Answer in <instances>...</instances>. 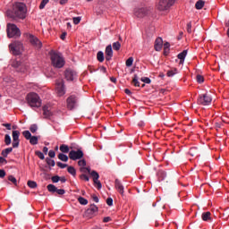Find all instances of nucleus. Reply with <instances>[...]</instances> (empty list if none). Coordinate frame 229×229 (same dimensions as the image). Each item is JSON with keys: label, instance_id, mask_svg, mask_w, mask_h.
I'll use <instances>...</instances> for the list:
<instances>
[{"label": "nucleus", "instance_id": "nucleus-16", "mask_svg": "<svg viewBox=\"0 0 229 229\" xmlns=\"http://www.w3.org/2000/svg\"><path fill=\"white\" fill-rule=\"evenodd\" d=\"M105 53L106 62H110V60H112V56H114V50H112V45H108L106 47Z\"/></svg>", "mask_w": 229, "mask_h": 229}, {"label": "nucleus", "instance_id": "nucleus-34", "mask_svg": "<svg viewBox=\"0 0 229 229\" xmlns=\"http://www.w3.org/2000/svg\"><path fill=\"white\" fill-rule=\"evenodd\" d=\"M21 135V131H13V140H19V136Z\"/></svg>", "mask_w": 229, "mask_h": 229}, {"label": "nucleus", "instance_id": "nucleus-53", "mask_svg": "<svg viewBox=\"0 0 229 229\" xmlns=\"http://www.w3.org/2000/svg\"><path fill=\"white\" fill-rule=\"evenodd\" d=\"M187 32L192 33V22L191 21L187 24Z\"/></svg>", "mask_w": 229, "mask_h": 229}, {"label": "nucleus", "instance_id": "nucleus-28", "mask_svg": "<svg viewBox=\"0 0 229 229\" xmlns=\"http://www.w3.org/2000/svg\"><path fill=\"white\" fill-rule=\"evenodd\" d=\"M67 172L69 173V174H72V176H76V168H74V166H68Z\"/></svg>", "mask_w": 229, "mask_h": 229}, {"label": "nucleus", "instance_id": "nucleus-41", "mask_svg": "<svg viewBox=\"0 0 229 229\" xmlns=\"http://www.w3.org/2000/svg\"><path fill=\"white\" fill-rule=\"evenodd\" d=\"M46 162L47 164V165H50L51 167H55V160L49 158V157H47L46 158Z\"/></svg>", "mask_w": 229, "mask_h": 229}, {"label": "nucleus", "instance_id": "nucleus-20", "mask_svg": "<svg viewBox=\"0 0 229 229\" xmlns=\"http://www.w3.org/2000/svg\"><path fill=\"white\" fill-rule=\"evenodd\" d=\"M43 114L46 119H49V117H51V115H53V113H51V111H49V107L47 106H43Z\"/></svg>", "mask_w": 229, "mask_h": 229}, {"label": "nucleus", "instance_id": "nucleus-8", "mask_svg": "<svg viewBox=\"0 0 229 229\" xmlns=\"http://www.w3.org/2000/svg\"><path fill=\"white\" fill-rule=\"evenodd\" d=\"M99 208L95 204H91L88 210H86L83 214V217H86L87 219H92L96 214H98V211Z\"/></svg>", "mask_w": 229, "mask_h": 229}, {"label": "nucleus", "instance_id": "nucleus-26", "mask_svg": "<svg viewBox=\"0 0 229 229\" xmlns=\"http://www.w3.org/2000/svg\"><path fill=\"white\" fill-rule=\"evenodd\" d=\"M203 6H205V1H203V0H199L195 4L196 10H201V9H203Z\"/></svg>", "mask_w": 229, "mask_h": 229}, {"label": "nucleus", "instance_id": "nucleus-49", "mask_svg": "<svg viewBox=\"0 0 229 229\" xmlns=\"http://www.w3.org/2000/svg\"><path fill=\"white\" fill-rule=\"evenodd\" d=\"M56 165H57V167H60L61 169H65V167H68L67 164H64L62 162H57Z\"/></svg>", "mask_w": 229, "mask_h": 229}, {"label": "nucleus", "instance_id": "nucleus-56", "mask_svg": "<svg viewBox=\"0 0 229 229\" xmlns=\"http://www.w3.org/2000/svg\"><path fill=\"white\" fill-rule=\"evenodd\" d=\"M80 178H81V180H85V182H89V178L88 177V175L85 174H81V175H80Z\"/></svg>", "mask_w": 229, "mask_h": 229}, {"label": "nucleus", "instance_id": "nucleus-22", "mask_svg": "<svg viewBox=\"0 0 229 229\" xmlns=\"http://www.w3.org/2000/svg\"><path fill=\"white\" fill-rule=\"evenodd\" d=\"M97 60L100 62V64H103V62H105V54L103 53V51L98 52Z\"/></svg>", "mask_w": 229, "mask_h": 229}, {"label": "nucleus", "instance_id": "nucleus-3", "mask_svg": "<svg viewBox=\"0 0 229 229\" xmlns=\"http://www.w3.org/2000/svg\"><path fill=\"white\" fill-rule=\"evenodd\" d=\"M50 60L52 62L53 67H55L56 69H62V67L65 65V60L58 53L51 52Z\"/></svg>", "mask_w": 229, "mask_h": 229}, {"label": "nucleus", "instance_id": "nucleus-61", "mask_svg": "<svg viewBox=\"0 0 229 229\" xmlns=\"http://www.w3.org/2000/svg\"><path fill=\"white\" fill-rule=\"evenodd\" d=\"M3 126L6 128V130H12V123H3Z\"/></svg>", "mask_w": 229, "mask_h": 229}, {"label": "nucleus", "instance_id": "nucleus-42", "mask_svg": "<svg viewBox=\"0 0 229 229\" xmlns=\"http://www.w3.org/2000/svg\"><path fill=\"white\" fill-rule=\"evenodd\" d=\"M22 135L27 140H30V138L31 137V132H30V131H24L22 132Z\"/></svg>", "mask_w": 229, "mask_h": 229}, {"label": "nucleus", "instance_id": "nucleus-50", "mask_svg": "<svg viewBox=\"0 0 229 229\" xmlns=\"http://www.w3.org/2000/svg\"><path fill=\"white\" fill-rule=\"evenodd\" d=\"M53 183H58L60 182V176L55 175L51 178Z\"/></svg>", "mask_w": 229, "mask_h": 229}, {"label": "nucleus", "instance_id": "nucleus-54", "mask_svg": "<svg viewBox=\"0 0 229 229\" xmlns=\"http://www.w3.org/2000/svg\"><path fill=\"white\" fill-rule=\"evenodd\" d=\"M48 157L50 158H55V157H56V152H55V150H49Z\"/></svg>", "mask_w": 229, "mask_h": 229}, {"label": "nucleus", "instance_id": "nucleus-31", "mask_svg": "<svg viewBox=\"0 0 229 229\" xmlns=\"http://www.w3.org/2000/svg\"><path fill=\"white\" fill-rule=\"evenodd\" d=\"M13 67L17 69V71H19L20 72H24V69L21 68V63H19V62L13 63Z\"/></svg>", "mask_w": 229, "mask_h": 229}, {"label": "nucleus", "instance_id": "nucleus-60", "mask_svg": "<svg viewBox=\"0 0 229 229\" xmlns=\"http://www.w3.org/2000/svg\"><path fill=\"white\" fill-rule=\"evenodd\" d=\"M110 221H112L110 216H106L103 218V223H110Z\"/></svg>", "mask_w": 229, "mask_h": 229}, {"label": "nucleus", "instance_id": "nucleus-46", "mask_svg": "<svg viewBox=\"0 0 229 229\" xmlns=\"http://www.w3.org/2000/svg\"><path fill=\"white\" fill-rule=\"evenodd\" d=\"M78 165L80 167H85V165H87V161L85 159H81L78 161Z\"/></svg>", "mask_w": 229, "mask_h": 229}, {"label": "nucleus", "instance_id": "nucleus-37", "mask_svg": "<svg viewBox=\"0 0 229 229\" xmlns=\"http://www.w3.org/2000/svg\"><path fill=\"white\" fill-rule=\"evenodd\" d=\"M78 201L81 205H88L89 204V200H87V199H85L83 197H79Z\"/></svg>", "mask_w": 229, "mask_h": 229}, {"label": "nucleus", "instance_id": "nucleus-44", "mask_svg": "<svg viewBox=\"0 0 229 229\" xmlns=\"http://www.w3.org/2000/svg\"><path fill=\"white\" fill-rule=\"evenodd\" d=\"M37 130H38V126L37 124L30 125V131L31 133H37Z\"/></svg>", "mask_w": 229, "mask_h": 229}, {"label": "nucleus", "instance_id": "nucleus-59", "mask_svg": "<svg viewBox=\"0 0 229 229\" xmlns=\"http://www.w3.org/2000/svg\"><path fill=\"white\" fill-rule=\"evenodd\" d=\"M6 172L4 169H0V178H4Z\"/></svg>", "mask_w": 229, "mask_h": 229}, {"label": "nucleus", "instance_id": "nucleus-9", "mask_svg": "<svg viewBox=\"0 0 229 229\" xmlns=\"http://www.w3.org/2000/svg\"><path fill=\"white\" fill-rule=\"evenodd\" d=\"M9 49L15 55H21V49H22V43L20 41H15L9 45Z\"/></svg>", "mask_w": 229, "mask_h": 229}, {"label": "nucleus", "instance_id": "nucleus-18", "mask_svg": "<svg viewBox=\"0 0 229 229\" xmlns=\"http://www.w3.org/2000/svg\"><path fill=\"white\" fill-rule=\"evenodd\" d=\"M114 187L122 196L124 195V186H123V183H121V181H119V179H115Z\"/></svg>", "mask_w": 229, "mask_h": 229}, {"label": "nucleus", "instance_id": "nucleus-43", "mask_svg": "<svg viewBox=\"0 0 229 229\" xmlns=\"http://www.w3.org/2000/svg\"><path fill=\"white\" fill-rule=\"evenodd\" d=\"M49 3V0H42L40 4H39V10H44L46 8V4Z\"/></svg>", "mask_w": 229, "mask_h": 229}, {"label": "nucleus", "instance_id": "nucleus-32", "mask_svg": "<svg viewBox=\"0 0 229 229\" xmlns=\"http://www.w3.org/2000/svg\"><path fill=\"white\" fill-rule=\"evenodd\" d=\"M132 83L134 87H140V82H139V76H137V74L134 75L132 79Z\"/></svg>", "mask_w": 229, "mask_h": 229}, {"label": "nucleus", "instance_id": "nucleus-17", "mask_svg": "<svg viewBox=\"0 0 229 229\" xmlns=\"http://www.w3.org/2000/svg\"><path fill=\"white\" fill-rule=\"evenodd\" d=\"M162 47H164V40L162 38H156L154 45L155 51H162Z\"/></svg>", "mask_w": 229, "mask_h": 229}, {"label": "nucleus", "instance_id": "nucleus-10", "mask_svg": "<svg viewBox=\"0 0 229 229\" xmlns=\"http://www.w3.org/2000/svg\"><path fill=\"white\" fill-rule=\"evenodd\" d=\"M56 84V90L58 96L62 97L65 95V81H64V79H58L55 81Z\"/></svg>", "mask_w": 229, "mask_h": 229}, {"label": "nucleus", "instance_id": "nucleus-58", "mask_svg": "<svg viewBox=\"0 0 229 229\" xmlns=\"http://www.w3.org/2000/svg\"><path fill=\"white\" fill-rule=\"evenodd\" d=\"M141 81H143V83H151V79L148 78V77H144V78H141Z\"/></svg>", "mask_w": 229, "mask_h": 229}, {"label": "nucleus", "instance_id": "nucleus-55", "mask_svg": "<svg viewBox=\"0 0 229 229\" xmlns=\"http://www.w3.org/2000/svg\"><path fill=\"white\" fill-rule=\"evenodd\" d=\"M106 204L108 205V207H112V205H114V199L112 198H107Z\"/></svg>", "mask_w": 229, "mask_h": 229}, {"label": "nucleus", "instance_id": "nucleus-14", "mask_svg": "<svg viewBox=\"0 0 229 229\" xmlns=\"http://www.w3.org/2000/svg\"><path fill=\"white\" fill-rule=\"evenodd\" d=\"M78 76L76 72L72 69H66L64 72V77L67 81H74V79Z\"/></svg>", "mask_w": 229, "mask_h": 229}, {"label": "nucleus", "instance_id": "nucleus-45", "mask_svg": "<svg viewBox=\"0 0 229 229\" xmlns=\"http://www.w3.org/2000/svg\"><path fill=\"white\" fill-rule=\"evenodd\" d=\"M8 180H9V182H12V183H13V185H17V179L15 177H13V175H9Z\"/></svg>", "mask_w": 229, "mask_h": 229}, {"label": "nucleus", "instance_id": "nucleus-48", "mask_svg": "<svg viewBox=\"0 0 229 229\" xmlns=\"http://www.w3.org/2000/svg\"><path fill=\"white\" fill-rule=\"evenodd\" d=\"M35 155H36L37 157H38V158H40V160H44V158H46V157H44V153H42V152H40V151H38V150H37V151L35 152Z\"/></svg>", "mask_w": 229, "mask_h": 229}, {"label": "nucleus", "instance_id": "nucleus-21", "mask_svg": "<svg viewBox=\"0 0 229 229\" xmlns=\"http://www.w3.org/2000/svg\"><path fill=\"white\" fill-rule=\"evenodd\" d=\"M12 151H13V148H7L4 150H2V157H4V158H6L8 157V155H10V153H12Z\"/></svg>", "mask_w": 229, "mask_h": 229}, {"label": "nucleus", "instance_id": "nucleus-30", "mask_svg": "<svg viewBox=\"0 0 229 229\" xmlns=\"http://www.w3.org/2000/svg\"><path fill=\"white\" fill-rule=\"evenodd\" d=\"M27 185L30 189H37L38 187L37 182L35 181H28Z\"/></svg>", "mask_w": 229, "mask_h": 229}, {"label": "nucleus", "instance_id": "nucleus-12", "mask_svg": "<svg viewBox=\"0 0 229 229\" xmlns=\"http://www.w3.org/2000/svg\"><path fill=\"white\" fill-rule=\"evenodd\" d=\"M66 103H67V109L68 110H74V107L76 106V105L78 103V97H76L75 95H71L66 99Z\"/></svg>", "mask_w": 229, "mask_h": 229}, {"label": "nucleus", "instance_id": "nucleus-39", "mask_svg": "<svg viewBox=\"0 0 229 229\" xmlns=\"http://www.w3.org/2000/svg\"><path fill=\"white\" fill-rule=\"evenodd\" d=\"M4 142L6 146H10L12 144V138L8 134H5L4 136Z\"/></svg>", "mask_w": 229, "mask_h": 229}, {"label": "nucleus", "instance_id": "nucleus-35", "mask_svg": "<svg viewBox=\"0 0 229 229\" xmlns=\"http://www.w3.org/2000/svg\"><path fill=\"white\" fill-rule=\"evenodd\" d=\"M47 189L49 192H56V186H55V184H48L47 186Z\"/></svg>", "mask_w": 229, "mask_h": 229}, {"label": "nucleus", "instance_id": "nucleus-40", "mask_svg": "<svg viewBox=\"0 0 229 229\" xmlns=\"http://www.w3.org/2000/svg\"><path fill=\"white\" fill-rule=\"evenodd\" d=\"M126 67H131L133 65V57H129L125 62Z\"/></svg>", "mask_w": 229, "mask_h": 229}, {"label": "nucleus", "instance_id": "nucleus-6", "mask_svg": "<svg viewBox=\"0 0 229 229\" xmlns=\"http://www.w3.org/2000/svg\"><path fill=\"white\" fill-rule=\"evenodd\" d=\"M175 0H159L158 4H157V9L159 12H167L173 4H174Z\"/></svg>", "mask_w": 229, "mask_h": 229}, {"label": "nucleus", "instance_id": "nucleus-63", "mask_svg": "<svg viewBox=\"0 0 229 229\" xmlns=\"http://www.w3.org/2000/svg\"><path fill=\"white\" fill-rule=\"evenodd\" d=\"M91 198L95 203H99V198H98V196L92 195Z\"/></svg>", "mask_w": 229, "mask_h": 229}, {"label": "nucleus", "instance_id": "nucleus-4", "mask_svg": "<svg viewBox=\"0 0 229 229\" xmlns=\"http://www.w3.org/2000/svg\"><path fill=\"white\" fill-rule=\"evenodd\" d=\"M81 173H89V174H90L93 178V183H95V185H97L98 189H101L102 185H101V182L99 181V174H98V172H96L95 170L90 172V167H81L80 168Z\"/></svg>", "mask_w": 229, "mask_h": 229}, {"label": "nucleus", "instance_id": "nucleus-36", "mask_svg": "<svg viewBox=\"0 0 229 229\" xmlns=\"http://www.w3.org/2000/svg\"><path fill=\"white\" fill-rule=\"evenodd\" d=\"M113 49L114 51H119V49H121V42L116 41L113 43Z\"/></svg>", "mask_w": 229, "mask_h": 229}, {"label": "nucleus", "instance_id": "nucleus-25", "mask_svg": "<svg viewBox=\"0 0 229 229\" xmlns=\"http://www.w3.org/2000/svg\"><path fill=\"white\" fill-rule=\"evenodd\" d=\"M210 216H212V214L208 211L202 214V221H211V217Z\"/></svg>", "mask_w": 229, "mask_h": 229}, {"label": "nucleus", "instance_id": "nucleus-23", "mask_svg": "<svg viewBox=\"0 0 229 229\" xmlns=\"http://www.w3.org/2000/svg\"><path fill=\"white\" fill-rule=\"evenodd\" d=\"M198 153H199V150L196 147H192L189 150V155H191V157H196Z\"/></svg>", "mask_w": 229, "mask_h": 229}, {"label": "nucleus", "instance_id": "nucleus-1", "mask_svg": "<svg viewBox=\"0 0 229 229\" xmlns=\"http://www.w3.org/2000/svg\"><path fill=\"white\" fill-rule=\"evenodd\" d=\"M28 9L26 8V4L17 2L13 5V11L8 10L6 12L7 17L10 19H26V13Z\"/></svg>", "mask_w": 229, "mask_h": 229}, {"label": "nucleus", "instance_id": "nucleus-2", "mask_svg": "<svg viewBox=\"0 0 229 229\" xmlns=\"http://www.w3.org/2000/svg\"><path fill=\"white\" fill-rule=\"evenodd\" d=\"M26 100L31 108H40L42 106V101L37 93H29Z\"/></svg>", "mask_w": 229, "mask_h": 229}, {"label": "nucleus", "instance_id": "nucleus-5", "mask_svg": "<svg viewBox=\"0 0 229 229\" xmlns=\"http://www.w3.org/2000/svg\"><path fill=\"white\" fill-rule=\"evenodd\" d=\"M6 31L8 38H17L21 37V30L13 23L7 24Z\"/></svg>", "mask_w": 229, "mask_h": 229}, {"label": "nucleus", "instance_id": "nucleus-57", "mask_svg": "<svg viewBox=\"0 0 229 229\" xmlns=\"http://www.w3.org/2000/svg\"><path fill=\"white\" fill-rule=\"evenodd\" d=\"M81 22V17H74L73 18V24H80Z\"/></svg>", "mask_w": 229, "mask_h": 229}, {"label": "nucleus", "instance_id": "nucleus-64", "mask_svg": "<svg viewBox=\"0 0 229 229\" xmlns=\"http://www.w3.org/2000/svg\"><path fill=\"white\" fill-rule=\"evenodd\" d=\"M0 164H8V161L4 157H0Z\"/></svg>", "mask_w": 229, "mask_h": 229}, {"label": "nucleus", "instance_id": "nucleus-33", "mask_svg": "<svg viewBox=\"0 0 229 229\" xmlns=\"http://www.w3.org/2000/svg\"><path fill=\"white\" fill-rule=\"evenodd\" d=\"M60 151L62 153H69V146L63 144L60 146Z\"/></svg>", "mask_w": 229, "mask_h": 229}, {"label": "nucleus", "instance_id": "nucleus-27", "mask_svg": "<svg viewBox=\"0 0 229 229\" xmlns=\"http://www.w3.org/2000/svg\"><path fill=\"white\" fill-rule=\"evenodd\" d=\"M174 74H178V69L176 68H172L166 72V76H168V78H172Z\"/></svg>", "mask_w": 229, "mask_h": 229}, {"label": "nucleus", "instance_id": "nucleus-51", "mask_svg": "<svg viewBox=\"0 0 229 229\" xmlns=\"http://www.w3.org/2000/svg\"><path fill=\"white\" fill-rule=\"evenodd\" d=\"M170 47H171V45L169 44V42H165L164 44V55H165V51H169Z\"/></svg>", "mask_w": 229, "mask_h": 229}, {"label": "nucleus", "instance_id": "nucleus-19", "mask_svg": "<svg viewBox=\"0 0 229 229\" xmlns=\"http://www.w3.org/2000/svg\"><path fill=\"white\" fill-rule=\"evenodd\" d=\"M185 56H187V50H183L182 53L178 54L177 57L180 60L179 64L181 65L185 62Z\"/></svg>", "mask_w": 229, "mask_h": 229}, {"label": "nucleus", "instance_id": "nucleus-62", "mask_svg": "<svg viewBox=\"0 0 229 229\" xmlns=\"http://www.w3.org/2000/svg\"><path fill=\"white\" fill-rule=\"evenodd\" d=\"M20 140H13V148H19Z\"/></svg>", "mask_w": 229, "mask_h": 229}, {"label": "nucleus", "instance_id": "nucleus-24", "mask_svg": "<svg viewBox=\"0 0 229 229\" xmlns=\"http://www.w3.org/2000/svg\"><path fill=\"white\" fill-rule=\"evenodd\" d=\"M29 140H30V144H31V146H37V144H38V136H31Z\"/></svg>", "mask_w": 229, "mask_h": 229}, {"label": "nucleus", "instance_id": "nucleus-29", "mask_svg": "<svg viewBox=\"0 0 229 229\" xmlns=\"http://www.w3.org/2000/svg\"><path fill=\"white\" fill-rule=\"evenodd\" d=\"M57 157L59 160H62V162H67L69 160V157L64 153H60Z\"/></svg>", "mask_w": 229, "mask_h": 229}, {"label": "nucleus", "instance_id": "nucleus-15", "mask_svg": "<svg viewBox=\"0 0 229 229\" xmlns=\"http://www.w3.org/2000/svg\"><path fill=\"white\" fill-rule=\"evenodd\" d=\"M29 40L34 47H38V49H40L42 47V42L38 40V38L33 36L32 34H30Z\"/></svg>", "mask_w": 229, "mask_h": 229}, {"label": "nucleus", "instance_id": "nucleus-47", "mask_svg": "<svg viewBox=\"0 0 229 229\" xmlns=\"http://www.w3.org/2000/svg\"><path fill=\"white\" fill-rule=\"evenodd\" d=\"M196 80H197L198 83H203V81H205V78L200 74L197 75Z\"/></svg>", "mask_w": 229, "mask_h": 229}, {"label": "nucleus", "instance_id": "nucleus-13", "mask_svg": "<svg viewBox=\"0 0 229 229\" xmlns=\"http://www.w3.org/2000/svg\"><path fill=\"white\" fill-rule=\"evenodd\" d=\"M82 157H83V150L81 149L71 150L69 152L70 160H81Z\"/></svg>", "mask_w": 229, "mask_h": 229}, {"label": "nucleus", "instance_id": "nucleus-52", "mask_svg": "<svg viewBox=\"0 0 229 229\" xmlns=\"http://www.w3.org/2000/svg\"><path fill=\"white\" fill-rule=\"evenodd\" d=\"M55 192H56L57 194H59V196H64V194H65V190H64V189H59V190H58V188H56Z\"/></svg>", "mask_w": 229, "mask_h": 229}, {"label": "nucleus", "instance_id": "nucleus-11", "mask_svg": "<svg viewBox=\"0 0 229 229\" xmlns=\"http://www.w3.org/2000/svg\"><path fill=\"white\" fill-rule=\"evenodd\" d=\"M212 103V98L208 94H203L198 98V105H202L203 106H207Z\"/></svg>", "mask_w": 229, "mask_h": 229}, {"label": "nucleus", "instance_id": "nucleus-38", "mask_svg": "<svg viewBox=\"0 0 229 229\" xmlns=\"http://www.w3.org/2000/svg\"><path fill=\"white\" fill-rule=\"evenodd\" d=\"M157 176H159V178H161V180H164V178H165V176H167V174L164 170H159L157 172Z\"/></svg>", "mask_w": 229, "mask_h": 229}, {"label": "nucleus", "instance_id": "nucleus-7", "mask_svg": "<svg viewBox=\"0 0 229 229\" xmlns=\"http://www.w3.org/2000/svg\"><path fill=\"white\" fill-rule=\"evenodd\" d=\"M151 12H153V8L151 7L137 8L134 10V15L139 19H142L146 15H150Z\"/></svg>", "mask_w": 229, "mask_h": 229}]
</instances>
